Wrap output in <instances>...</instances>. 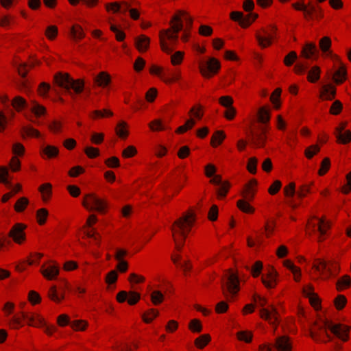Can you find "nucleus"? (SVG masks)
I'll list each match as a JSON object with an SVG mask.
<instances>
[{
  "instance_id": "nucleus-1",
  "label": "nucleus",
  "mask_w": 351,
  "mask_h": 351,
  "mask_svg": "<svg viewBox=\"0 0 351 351\" xmlns=\"http://www.w3.org/2000/svg\"><path fill=\"white\" fill-rule=\"evenodd\" d=\"M195 221V215L193 213H188L183 215L177 219L172 228L173 237L176 244V248L180 251L184 245V241L194 224Z\"/></svg>"
},
{
  "instance_id": "nucleus-2",
  "label": "nucleus",
  "mask_w": 351,
  "mask_h": 351,
  "mask_svg": "<svg viewBox=\"0 0 351 351\" xmlns=\"http://www.w3.org/2000/svg\"><path fill=\"white\" fill-rule=\"evenodd\" d=\"M195 221V215L193 213H188L183 215L177 219L172 228L173 237L176 244V248L180 251L184 245V241L194 224Z\"/></svg>"
},
{
  "instance_id": "nucleus-3",
  "label": "nucleus",
  "mask_w": 351,
  "mask_h": 351,
  "mask_svg": "<svg viewBox=\"0 0 351 351\" xmlns=\"http://www.w3.org/2000/svg\"><path fill=\"white\" fill-rule=\"evenodd\" d=\"M327 328L329 329L335 336L341 339L342 341H346L348 340L349 328L346 326L340 324H334L329 321H326L324 323L323 326H319L317 328V331L315 329L312 330L311 331V337L316 341L319 340L318 339V337L320 336L319 332H322L323 331V332L326 335V337L328 339V341H330L331 338L326 332Z\"/></svg>"
},
{
  "instance_id": "nucleus-4",
  "label": "nucleus",
  "mask_w": 351,
  "mask_h": 351,
  "mask_svg": "<svg viewBox=\"0 0 351 351\" xmlns=\"http://www.w3.org/2000/svg\"><path fill=\"white\" fill-rule=\"evenodd\" d=\"M55 83L61 88H64L70 95L73 97V90L76 94L81 93L84 88V82L82 80H73L68 73H58L54 75Z\"/></svg>"
},
{
  "instance_id": "nucleus-5",
  "label": "nucleus",
  "mask_w": 351,
  "mask_h": 351,
  "mask_svg": "<svg viewBox=\"0 0 351 351\" xmlns=\"http://www.w3.org/2000/svg\"><path fill=\"white\" fill-rule=\"evenodd\" d=\"M222 291L223 295L228 298H234L239 291V280L237 274L232 271L226 274L222 282Z\"/></svg>"
},
{
  "instance_id": "nucleus-6",
  "label": "nucleus",
  "mask_w": 351,
  "mask_h": 351,
  "mask_svg": "<svg viewBox=\"0 0 351 351\" xmlns=\"http://www.w3.org/2000/svg\"><path fill=\"white\" fill-rule=\"evenodd\" d=\"M25 320L30 326L36 327H42L45 326L43 319L38 315L31 314L21 312V317L14 315L10 320V324L13 328H18L22 326L21 320Z\"/></svg>"
},
{
  "instance_id": "nucleus-7",
  "label": "nucleus",
  "mask_w": 351,
  "mask_h": 351,
  "mask_svg": "<svg viewBox=\"0 0 351 351\" xmlns=\"http://www.w3.org/2000/svg\"><path fill=\"white\" fill-rule=\"evenodd\" d=\"M82 205L88 210H97L99 213H104L108 206V203L106 200L99 198L95 194L89 193L84 197Z\"/></svg>"
},
{
  "instance_id": "nucleus-8",
  "label": "nucleus",
  "mask_w": 351,
  "mask_h": 351,
  "mask_svg": "<svg viewBox=\"0 0 351 351\" xmlns=\"http://www.w3.org/2000/svg\"><path fill=\"white\" fill-rule=\"evenodd\" d=\"M256 298L258 300V305L263 307L267 304V300L265 298L261 297L260 295L254 296V300L256 301ZM260 315L261 318L268 321L271 324H275L278 322V313L277 309L273 306L270 305L269 308H262L260 310Z\"/></svg>"
},
{
  "instance_id": "nucleus-9",
  "label": "nucleus",
  "mask_w": 351,
  "mask_h": 351,
  "mask_svg": "<svg viewBox=\"0 0 351 351\" xmlns=\"http://www.w3.org/2000/svg\"><path fill=\"white\" fill-rule=\"evenodd\" d=\"M330 228V224L328 221H326L324 219L317 218L314 217L308 223V230L312 232H318L319 234V241H320L322 239L326 230Z\"/></svg>"
},
{
  "instance_id": "nucleus-10",
  "label": "nucleus",
  "mask_w": 351,
  "mask_h": 351,
  "mask_svg": "<svg viewBox=\"0 0 351 351\" xmlns=\"http://www.w3.org/2000/svg\"><path fill=\"white\" fill-rule=\"evenodd\" d=\"M273 348L278 351H291L292 346L289 337L281 336L276 339L275 343L272 346L267 344L262 345L260 346V350L261 351H272Z\"/></svg>"
},
{
  "instance_id": "nucleus-11",
  "label": "nucleus",
  "mask_w": 351,
  "mask_h": 351,
  "mask_svg": "<svg viewBox=\"0 0 351 351\" xmlns=\"http://www.w3.org/2000/svg\"><path fill=\"white\" fill-rule=\"evenodd\" d=\"M267 125H258L255 130H252L250 131V141L254 146L257 147H261L264 146L267 138Z\"/></svg>"
},
{
  "instance_id": "nucleus-12",
  "label": "nucleus",
  "mask_w": 351,
  "mask_h": 351,
  "mask_svg": "<svg viewBox=\"0 0 351 351\" xmlns=\"http://www.w3.org/2000/svg\"><path fill=\"white\" fill-rule=\"evenodd\" d=\"M220 66V62L215 58H211L204 65L200 66V72L204 77L210 78L212 73H217Z\"/></svg>"
},
{
  "instance_id": "nucleus-13",
  "label": "nucleus",
  "mask_w": 351,
  "mask_h": 351,
  "mask_svg": "<svg viewBox=\"0 0 351 351\" xmlns=\"http://www.w3.org/2000/svg\"><path fill=\"white\" fill-rule=\"evenodd\" d=\"M258 15L255 13H250L245 16L241 12H232L230 14V18L233 21H238L242 27H247L253 22Z\"/></svg>"
},
{
  "instance_id": "nucleus-14",
  "label": "nucleus",
  "mask_w": 351,
  "mask_h": 351,
  "mask_svg": "<svg viewBox=\"0 0 351 351\" xmlns=\"http://www.w3.org/2000/svg\"><path fill=\"white\" fill-rule=\"evenodd\" d=\"M165 37H167L169 40L171 41L176 42L178 38V34H175L173 32V34H171L170 29L162 30L160 32V47L164 52L167 53H170L172 52V49L167 45V43L165 42Z\"/></svg>"
},
{
  "instance_id": "nucleus-15",
  "label": "nucleus",
  "mask_w": 351,
  "mask_h": 351,
  "mask_svg": "<svg viewBox=\"0 0 351 351\" xmlns=\"http://www.w3.org/2000/svg\"><path fill=\"white\" fill-rule=\"evenodd\" d=\"M25 226L22 223H16L10 230L8 235L13 239L14 242L21 243L25 239L24 230Z\"/></svg>"
},
{
  "instance_id": "nucleus-16",
  "label": "nucleus",
  "mask_w": 351,
  "mask_h": 351,
  "mask_svg": "<svg viewBox=\"0 0 351 351\" xmlns=\"http://www.w3.org/2000/svg\"><path fill=\"white\" fill-rule=\"evenodd\" d=\"M141 295L139 293L134 291L127 292L125 291H120L117 294V299L119 302H123L128 300L130 305H134L140 300Z\"/></svg>"
},
{
  "instance_id": "nucleus-17",
  "label": "nucleus",
  "mask_w": 351,
  "mask_h": 351,
  "mask_svg": "<svg viewBox=\"0 0 351 351\" xmlns=\"http://www.w3.org/2000/svg\"><path fill=\"white\" fill-rule=\"evenodd\" d=\"M210 183L215 185H217L219 188L217 189V193L219 198L224 197L230 187L228 182H223L221 176H215L210 180Z\"/></svg>"
},
{
  "instance_id": "nucleus-18",
  "label": "nucleus",
  "mask_w": 351,
  "mask_h": 351,
  "mask_svg": "<svg viewBox=\"0 0 351 351\" xmlns=\"http://www.w3.org/2000/svg\"><path fill=\"white\" fill-rule=\"evenodd\" d=\"M313 268L323 276V279H328L332 274L331 268L328 266V263L323 260L318 259L317 263L314 264Z\"/></svg>"
},
{
  "instance_id": "nucleus-19",
  "label": "nucleus",
  "mask_w": 351,
  "mask_h": 351,
  "mask_svg": "<svg viewBox=\"0 0 351 351\" xmlns=\"http://www.w3.org/2000/svg\"><path fill=\"white\" fill-rule=\"evenodd\" d=\"M40 272L47 280H53L58 276L59 267L55 265H51L47 267L43 265L40 269Z\"/></svg>"
},
{
  "instance_id": "nucleus-20",
  "label": "nucleus",
  "mask_w": 351,
  "mask_h": 351,
  "mask_svg": "<svg viewBox=\"0 0 351 351\" xmlns=\"http://www.w3.org/2000/svg\"><path fill=\"white\" fill-rule=\"evenodd\" d=\"M277 272L272 269L271 271L268 272L266 276H263L262 282L264 284V285L268 289L274 288L277 283Z\"/></svg>"
},
{
  "instance_id": "nucleus-21",
  "label": "nucleus",
  "mask_w": 351,
  "mask_h": 351,
  "mask_svg": "<svg viewBox=\"0 0 351 351\" xmlns=\"http://www.w3.org/2000/svg\"><path fill=\"white\" fill-rule=\"evenodd\" d=\"M319 51L313 43H308L302 48V55L306 59H310L315 56H317Z\"/></svg>"
},
{
  "instance_id": "nucleus-22",
  "label": "nucleus",
  "mask_w": 351,
  "mask_h": 351,
  "mask_svg": "<svg viewBox=\"0 0 351 351\" xmlns=\"http://www.w3.org/2000/svg\"><path fill=\"white\" fill-rule=\"evenodd\" d=\"M149 42V38L145 35H141L135 38V45L140 52H144L148 49Z\"/></svg>"
},
{
  "instance_id": "nucleus-23",
  "label": "nucleus",
  "mask_w": 351,
  "mask_h": 351,
  "mask_svg": "<svg viewBox=\"0 0 351 351\" xmlns=\"http://www.w3.org/2000/svg\"><path fill=\"white\" fill-rule=\"evenodd\" d=\"M263 33L265 34V36H261L259 34H256V38L258 42L259 45L263 47H267L271 44V39L273 36L271 33L267 32L265 29H263Z\"/></svg>"
},
{
  "instance_id": "nucleus-24",
  "label": "nucleus",
  "mask_w": 351,
  "mask_h": 351,
  "mask_svg": "<svg viewBox=\"0 0 351 351\" xmlns=\"http://www.w3.org/2000/svg\"><path fill=\"white\" fill-rule=\"evenodd\" d=\"M121 5H123L125 6L124 9L123 10V12L125 13L129 10L130 5L125 1H123L122 3L114 2L111 3H107L106 5V8L108 12L112 11L114 13H117L121 12Z\"/></svg>"
},
{
  "instance_id": "nucleus-25",
  "label": "nucleus",
  "mask_w": 351,
  "mask_h": 351,
  "mask_svg": "<svg viewBox=\"0 0 351 351\" xmlns=\"http://www.w3.org/2000/svg\"><path fill=\"white\" fill-rule=\"evenodd\" d=\"M346 76V70L345 66L340 62L339 68L335 72L332 79L337 84L342 83Z\"/></svg>"
},
{
  "instance_id": "nucleus-26",
  "label": "nucleus",
  "mask_w": 351,
  "mask_h": 351,
  "mask_svg": "<svg viewBox=\"0 0 351 351\" xmlns=\"http://www.w3.org/2000/svg\"><path fill=\"white\" fill-rule=\"evenodd\" d=\"M321 94L322 97H324V99L328 100H332L333 99L336 94L335 88L330 84L325 85L322 87Z\"/></svg>"
},
{
  "instance_id": "nucleus-27",
  "label": "nucleus",
  "mask_w": 351,
  "mask_h": 351,
  "mask_svg": "<svg viewBox=\"0 0 351 351\" xmlns=\"http://www.w3.org/2000/svg\"><path fill=\"white\" fill-rule=\"evenodd\" d=\"M257 116L258 121L262 124L267 125L270 120L269 111L265 107L259 108Z\"/></svg>"
},
{
  "instance_id": "nucleus-28",
  "label": "nucleus",
  "mask_w": 351,
  "mask_h": 351,
  "mask_svg": "<svg viewBox=\"0 0 351 351\" xmlns=\"http://www.w3.org/2000/svg\"><path fill=\"white\" fill-rule=\"evenodd\" d=\"M303 292L306 297H308L312 305L316 306L319 304V298L317 295L313 292V289L312 286L308 285L306 287H304L303 289Z\"/></svg>"
},
{
  "instance_id": "nucleus-29",
  "label": "nucleus",
  "mask_w": 351,
  "mask_h": 351,
  "mask_svg": "<svg viewBox=\"0 0 351 351\" xmlns=\"http://www.w3.org/2000/svg\"><path fill=\"white\" fill-rule=\"evenodd\" d=\"M321 69L318 66H313L308 71L307 79L308 82L315 83L320 77Z\"/></svg>"
},
{
  "instance_id": "nucleus-30",
  "label": "nucleus",
  "mask_w": 351,
  "mask_h": 351,
  "mask_svg": "<svg viewBox=\"0 0 351 351\" xmlns=\"http://www.w3.org/2000/svg\"><path fill=\"white\" fill-rule=\"evenodd\" d=\"M94 80L95 83L98 86L105 87L110 83V77L106 73L101 72L97 77H95Z\"/></svg>"
},
{
  "instance_id": "nucleus-31",
  "label": "nucleus",
  "mask_w": 351,
  "mask_h": 351,
  "mask_svg": "<svg viewBox=\"0 0 351 351\" xmlns=\"http://www.w3.org/2000/svg\"><path fill=\"white\" fill-rule=\"evenodd\" d=\"M171 31H172L175 34H178V32L183 29V24L181 21L180 16L175 15L172 17L171 21Z\"/></svg>"
},
{
  "instance_id": "nucleus-32",
  "label": "nucleus",
  "mask_w": 351,
  "mask_h": 351,
  "mask_svg": "<svg viewBox=\"0 0 351 351\" xmlns=\"http://www.w3.org/2000/svg\"><path fill=\"white\" fill-rule=\"evenodd\" d=\"M304 14L307 19L318 18L321 16V11L319 7L311 5L308 9L306 7L305 8Z\"/></svg>"
},
{
  "instance_id": "nucleus-33",
  "label": "nucleus",
  "mask_w": 351,
  "mask_h": 351,
  "mask_svg": "<svg viewBox=\"0 0 351 351\" xmlns=\"http://www.w3.org/2000/svg\"><path fill=\"white\" fill-rule=\"evenodd\" d=\"M71 34L73 39L80 40L85 36L83 29L80 25L75 24L71 29Z\"/></svg>"
},
{
  "instance_id": "nucleus-34",
  "label": "nucleus",
  "mask_w": 351,
  "mask_h": 351,
  "mask_svg": "<svg viewBox=\"0 0 351 351\" xmlns=\"http://www.w3.org/2000/svg\"><path fill=\"white\" fill-rule=\"evenodd\" d=\"M11 105L17 111H21L26 106V101L23 97L20 96H16L12 100Z\"/></svg>"
},
{
  "instance_id": "nucleus-35",
  "label": "nucleus",
  "mask_w": 351,
  "mask_h": 351,
  "mask_svg": "<svg viewBox=\"0 0 351 351\" xmlns=\"http://www.w3.org/2000/svg\"><path fill=\"white\" fill-rule=\"evenodd\" d=\"M127 124L124 121H120L118 123L116 127V133L120 137L125 138L128 136V132L126 130Z\"/></svg>"
},
{
  "instance_id": "nucleus-36",
  "label": "nucleus",
  "mask_w": 351,
  "mask_h": 351,
  "mask_svg": "<svg viewBox=\"0 0 351 351\" xmlns=\"http://www.w3.org/2000/svg\"><path fill=\"white\" fill-rule=\"evenodd\" d=\"M351 284V280L349 276L345 275L337 282V289L341 291L344 288L348 287Z\"/></svg>"
},
{
  "instance_id": "nucleus-37",
  "label": "nucleus",
  "mask_w": 351,
  "mask_h": 351,
  "mask_svg": "<svg viewBox=\"0 0 351 351\" xmlns=\"http://www.w3.org/2000/svg\"><path fill=\"white\" fill-rule=\"evenodd\" d=\"M151 300L154 305H158L163 301L164 295L158 290L153 291L150 295Z\"/></svg>"
},
{
  "instance_id": "nucleus-38",
  "label": "nucleus",
  "mask_w": 351,
  "mask_h": 351,
  "mask_svg": "<svg viewBox=\"0 0 351 351\" xmlns=\"http://www.w3.org/2000/svg\"><path fill=\"white\" fill-rule=\"evenodd\" d=\"M210 341V337L208 334H204L197 337L195 343L199 348H203Z\"/></svg>"
},
{
  "instance_id": "nucleus-39",
  "label": "nucleus",
  "mask_w": 351,
  "mask_h": 351,
  "mask_svg": "<svg viewBox=\"0 0 351 351\" xmlns=\"http://www.w3.org/2000/svg\"><path fill=\"white\" fill-rule=\"evenodd\" d=\"M319 48L323 53H327L331 47V40L328 36H324L319 40Z\"/></svg>"
},
{
  "instance_id": "nucleus-40",
  "label": "nucleus",
  "mask_w": 351,
  "mask_h": 351,
  "mask_svg": "<svg viewBox=\"0 0 351 351\" xmlns=\"http://www.w3.org/2000/svg\"><path fill=\"white\" fill-rule=\"evenodd\" d=\"M336 137L339 143L346 144L351 141V132L346 130L343 133H337Z\"/></svg>"
},
{
  "instance_id": "nucleus-41",
  "label": "nucleus",
  "mask_w": 351,
  "mask_h": 351,
  "mask_svg": "<svg viewBox=\"0 0 351 351\" xmlns=\"http://www.w3.org/2000/svg\"><path fill=\"white\" fill-rule=\"evenodd\" d=\"M284 265L293 272V274L295 275V280L298 281L299 280V276H300V269L295 266L293 263L289 260H287L284 262Z\"/></svg>"
},
{
  "instance_id": "nucleus-42",
  "label": "nucleus",
  "mask_w": 351,
  "mask_h": 351,
  "mask_svg": "<svg viewBox=\"0 0 351 351\" xmlns=\"http://www.w3.org/2000/svg\"><path fill=\"white\" fill-rule=\"evenodd\" d=\"M226 135L222 131H217L214 134L211 139V144L213 146H217L221 143L223 140L225 138Z\"/></svg>"
},
{
  "instance_id": "nucleus-43",
  "label": "nucleus",
  "mask_w": 351,
  "mask_h": 351,
  "mask_svg": "<svg viewBox=\"0 0 351 351\" xmlns=\"http://www.w3.org/2000/svg\"><path fill=\"white\" fill-rule=\"evenodd\" d=\"M43 154H46L49 158L56 156L59 150L56 147L52 145H47L42 149Z\"/></svg>"
},
{
  "instance_id": "nucleus-44",
  "label": "nucleus",
  "mask_w": 351,
  "mask_h": 351,
  "mask_svg": "<svg viewBox=\"0 0 351 351\" xmlns=\"http://www.w3.org/2000/svg\"><path fill=\"white\" fill-rule=\"evenodd\" d=\"M8 170L5 167H0V182L9 188H12L11 183L8 180Z\"/></svg>"
},
{
  "instance_id": "nucleus-45",
  "label": "nucleus",
  "mask_w": 351,
  "mask_h": 351,
  "mask_svg": "<svg viewBox=\"0 0 351 351\" xmlns=\"http://www.w3.org/2000/svg\"><path fill=\"white\" fill-rule=\"evenodd\" d=\"M158 315V312L154 309H149L147 313L143 315V319L146 323H150L154 318L156 317Z\"/></svg>"
},
{
  "instance_id": "nucleus-46",
  "label": "nucleus",
  "mask_w": 351,
  "mask_h": 351,
  "mask_svg": "<svg viewBox=\"0 0 351 351\" xmlns=\"http://www.w3.org/2000/svg\"><path fill=\"white\" fill-rule=\"evenodd\" d=\"M29 202L28 199L25 197H21L18 199L16 202L14 209L17 212H22L25 210L26 206L28 204Z\"/></svg>"
},
{
  "instance_id": "nucleus-47",
  "label": "nucleus",
  "mask_w": 351,
  "mask_h": 351,
  "mask_svg": "<svg viewBox=\"0 0 351 351\" xmlns=\"http://www.w3.org/2000/svg\"><path fill=\"white\" fill-rule=\"evenodd\" d=\"M237 206L245 213H252L254 211L253 208L243 199H240L237 202Z\"/></svg>"
},
{
  "instance_id": "nucleus-48",
  "label": "nucleus",
  "mask_w": 351,
  "mask_h": 351,
  "mask_svg": "<svg viewBox=\"0 0 351 351\" xmlns=\"http://www.w3.org/2000/svg\"><path fill=\"white\" fill-rule=\"evenodd\" d=\"M319 147L318 145H314L307 147L305 149L304 154L306 157L310 159L313 158L314 155L317 154L319 152Z\"/></svg>"
},
{
  "instance_id": "nucleus-49",
  "label": "nucleus",
  "mask_w": 351,
  "mask_h": 351,
  "mask_svg": "<svg viewBox=\"0 0 351 351\" xmlns=\"http://www.w3.org/2000/svg\"><path fill=\"white\" fill-rule=\"evenodd\" d=\"M37 219L39 224L43 225L45 223L48 211L45 208H40L37 211Z\"/></svg>"
},
{
  "instance_id": "nucleus-50",
  "label": "nucleus",
  "mask_w": 351,
  "mask_h": 351,
  "mask_svg": "<svg viewBox=\"0 0 351 351\" xmlns=\"http://www.w3.org/2000/svg\"><path fill=\"white\" fill-rule=\"evenodd\" d=\"M298 56L295 51L289 53L284 59V63L286 66H291L297 60Z\"/></svg>"
},
{
  "instance_id": "nucleus-51",
  "label": "nucleus",
  "mask_w": 351,
  "mask_h": 351,
  "mask_svg": "<svg viewBox=\"0 0 351 351\" xmlns=\"http://www.w3.org/2000/svg\"><path fill=\"white\" fill-rule=\"evenodd\" d=\"M237 337L241 341L250 343L252 339V334L248 331H240L237 332Z\"/></svg>"
},
{
  "instance_id": "nucleus-52",
  "label": "nucleus",
  "mask_w": 351,
  "mask_h": 351,
  "mask_svg": "<svg viewBox=\"0 0 351 351\" xmlns=\"http://www.w3.org/2000/svg\"><path fill=\"white\" fill-rule=\"evenodd\" d=\"M48 295L51 300L55 302H60L62 299L64 298L63 294L60 297L58 295L56 286H52L50 288Z\"/></svg>"
},
{
  "instance_id": "nucleus-53",
  "label": "nucleus",
  "mask_w": 351,
  "mask_h": 351,
  "mask_svg": "<svg viewBox=\"0 0 351 351\" xmlns=\"http://www.w3.org/2000/svg\"><path fill=\"white\" fill-rule=\"evenodd\" d=\"M32 112L36 116L40 117L45 113V108L43 106L37 103H34L33 106L31 108Z\"/></svg>"
},
{
  "instance_id": "nucleus-54",
  "label": "nucleus",
  "mask_w": 351,
  "mask_h": 351,
  "mask_svg": "<svg viewBox=\"0 0 351 351\" xmlns=\"http://www.w3.org/2000/svg\"><path fill=\"white\" fill-rule=\"evenodd\" d=\"M22 130L23 132L27 136H34L37 138L40 136V132L37 130L33 128L31 126L23 127Z\"/></svg>"
},
{
  "instance_id": "nucleus-55",
  "label": "nucleus",
  "mask_w": 351,
  "mask_h": 351,
  "mask_svg": "<svg viewBox=\"0 0 351 351\" xmlns=\"http://www.w3.org/2000/svg\"><path fill=\"white\" fill-rule=\"evenodd\" d=\"M330 166V159L328 158H324V160H322V162L321 163V167L319 170L318 173L320 176L325 174L327 172V171L329 169Z\"/></svg>"
},
{
  "instance_id": "nucleus-56",
  "label": "nucleus",
  "mask_w": 351,
  "mask_h": 351,
  "mask_svg": "<svg viewBox=\"0 0 351 351\" xmlns=\"http://www.w3.org/2000/svg\"><path fill=\"white\" fill-rule=\"evenodd\" d=\"M219 102L221 106L228 108L232 106L233 99L230 96H223L219 98Z\"/></svg>"
},
{
  "instance_id": "nucleus-57",
  "label": "nucleus",
  "mask_w": 351,
  "mask_h": 351,
  "mask_svg": "<svg viewBox=\"0 0 351 351\" xmlns=\"http://www.w3.org/2000/svg\"><path fill=\"white\" fill-rule=\"evenodd\" d=\"M46 36L50 40H53L56 38L58 34V28L55 25L48 26L46 29Z\"/></svg>"
},
{
  "instance_id": "nucleus-58",
  "label": "nucleus",
  "mask_w": 351,
  "mask_h": 351,
  "mask_svg": "<svg viewBox=\"0 0 351 351\" xmlns=\"http://www.w3.org/2000/svg\"><path fill=\"white\" fill-rule=\"evenodd\" d=\"M71 327L77 330H84L87 326V322L84 320H77L71 323Z\"/></svg>"
},
{
  "instance_id": "nucleus-59",
  "label": "nucleus",
  "mask_w": 351,
  "mask_h": 351,
  "mask_svg": "<svg viewBox=\"0 0 351 351\" xmlns=\"http://www.w3.org/2000/svg\"><path fill=\"white\" fill-rule=\"evenodd\" d=\"M257 162L258 160L255 157L250 158L248 160L247 168V170L252 174H254L256 172Z\"/></svg>"
},
{
  "instance_id": "nucleus-60",
  "label": "nucleus",
  "mask_w": 351,
  "mask_h": 351,
  "mask_svg": "<svg viewBox=\"0 0 351 351\" xmlns=\"http://www.w3.org/2000/svg\"><path fill=\"white\" fill-rule=\"evenodd\" d=\"M285 194L287 197H293L295 193V184L294 182H290L284 188Z\"/></svg>"
},
{
  "instance_id": "nucleus-61",
  "label": "nucleus",
  "mask_w": 351,
  "mask_h": 351,
  "mask_svg": "<svg viewBox=\"0 0 351 351\" xmlns=\"http://www.w3.org/2000/svg\"><path fill=\"white\" fill-rule=\"evenodd\" d=\"M189 328L193 331L195 332H201L202 329V324L197 319H193L191 321L189 324Z\"/></svg>"
},
{
  "instance_id": "nucleus-62",
  "label": "nucleus",
  "mask_w": 351,
  "mask_h": 351,
  "mask_svg": "<svg viewBox=\"0 0 351 351\" xmlns=\"http://www.w3.org/2000/svg\"><path fill=\"white\" fill-rule=\"evenodd\" d=\"M263 268V263L261 261H256L251 268V272L254 277H257L261 274Z\"/></svg>"
},
{
  "instance_id": "nucleus-63",
  "label": "nucleus",
  "mask_w": 351,
  "mask_h": 351,
  "mask_svg": "<svg viewBox=\"0 0 351 351\" xmlns=\"http://www.w3.org/2000/svg\"><path fill=\"white\" fill-rule=\"evenodd\" d=\"M342 109V104L339 101H335L330 108V112L332 114H338Z\"/></svg>"
},
{
  "instance_id": "nucleus-64",
  "label": "nucleus",
  "mask_w": 351,
  "mask_h": 351,
  "mask_svg": "<svg viewBox=\"0 0 351 351\" xmlns=\"http://www.w3.org/2000/svg\"><path fill=\"white\" fill-rule=\"evenodd\" d=\"M183 56L184 53L182 51L176 52L171 56V63L174 65L179 64L182 60Z\"/></svg>"
}]
</instances>
